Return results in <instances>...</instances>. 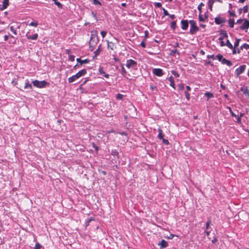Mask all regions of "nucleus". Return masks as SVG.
I'll list each match as a JSON object with an SVG mask.
<instances>
[{
    "label": "nucleus",
    "instance_id": "1",
    "mask_svg": "<svg viewBox=\"0 0 249 249\" xmlns=\"http://www.w3.org/2000/svg\"><path fill=\"white\" fill-rule=\"evenodd\" d=\"M87 73V71L85 69H83L80 71L78 72H77L76 74L70 77L68 79V81L69 83H72L75 81L77 79L80 78L82 76L84 75Z\"/></svg>",
    "mask_w": 249,
    "mask_h": 249
},
{
    "label": "nucleus",
    "instance_id": "2",
    "mask_svg": "<svg viewBox=\"0 0 249 249\" xmlns=\"http://www.w3.org/2000/svg\"><path fill=\"white\" fill-rule=\"evenodd\" d=\"M33 84L35 87H36L39 88H44L46 86H47L49 84L45 80L39 81L37 80L33 81Z\"/></svg>",
    "mask_w": 249,
    "mask_h": 249
},
{
    "label": "nucleus",
    "instance_id": "3",
    "mask_svg": "<svg viewBox=\"0 0 249 249\" xmlns=\"http://www.w3.org/2000/svg\"><path fill=\"white\" fill-rule=\"evenodd\" d=\"M189 23L190 24V34L193 35L196 32L198 31V27L196 25V21L194 20H190Z\"/></svg>",
    "mask_w": 249,
    "mask_h": 249
},
{
    "label": "nucleus",
    "instance_id": "4",
    "mask_svg": "<svg viewBox=\"0 0 249 249\" xmlns=\"http://www.w3.org/2000/svg\"><path fill=\"white\" fill-rule=\"evenodd\" d=\"M90 41L91 42L94 41L95 43L98 41V32L97 31L94 30L91 31Z\"/></svg>",
    "mask_w": 249,
    "mask_h": 249
},
{
    "label": "nucleus",
    "instance_id": "5",
    "mask_svg": "<svg viewBox=\"0 0 249 249\" xmlns=\"http://www.w3.org/2000/svg\"><path fill=\"white\" fill-rule=\"evenodd\" d=\"M126 66L128 69L135 68L137 66V62L132 59H128L126 61Z\"/></svg>",
    "mask_w": 249,
    "mask_h": 249
},
{
    "label": "nucleus",
    "instance_id": "6",
    "mask_svg": "<svg viewBox=\"0 0 249 249\" xmlns=\"http://www.w3.org/2000/svg\"><path fill=\"white\" fill-rule=\"evenodd\" d=\"M246 69V65H241L239 68H237L235 70V74L237 76L244 72Z\"/></svg>",
    "mask_w": 249,
    "mask_h": 249
},
{
    "label": "nucleus",
    "instance_id": "7",
    "mask_svg": "<svg viewBox=\"0 0 249 249\" xmlns=\"http://www.w3.org/2000/svg\"><path fill=\"white\" fill-rule=\"evenodd\" d=\"M240 28L245 30V32H247L248 29L249 28V21L247 19H244V22Z\"/></svg>",
    "mask_w": 249,
    "mask_h": 249
},
{
    "label": "nucleus",
    "instance_id": "8",
    "mask_svg": "<svg viewBox=\"0 0 249 249\" xmlns=\"http://www.w3.org/2000/svg\"><path fill=\"white\" fill-rule=\"evenodd\" d=\"M153 72L158 76H161L163 74L162 70L160 69H154L153 70Z\"/></svg>",
    "mask_w": 249,
    "mask_h": 249
},
{
    "label": "nucleus",
    "instance_id": "9",
    "mask_svg": "<svg viewBox=\"0 0 249 249\" xmlns=\"http://www.w3.org/2000/svg\"><path fill=\"white\" fill-rule=\"evenodd\" d=\"M9 5V0H3L2 4L0 5V10L1 11L5 9Z\"/></svg>",
    "mask_w": 249,
    "mask_h": 249
},
{
    "label": "nucleus",
    "instance_id": "10",
    "mask_svg": "<svg viewBox=\"0 0 249 249\" xmlns=\"http://www.w3.org/2000/svg\"><path fill=\"white\" fill-rule=\"evenodd\" d=\"M215 22L216 24H220L224 23L226 21L225 18H221L220 17H217L214 19Z\"/></svg>",
    "mask_w": 249,
    "mask_h": 249
},
{
    "label": "nucleus",
    "instance_id": "11",
    "mask_svg": "<svg viewBox=\"0 0 249 249\" xmlns=\"http://www.w3.org/2000/svg\"><path fill=\"white\" fill-rule=\"evenodd\" d=\"M181 28L183 30H186L188 27V22L187 20H182L181 21Z\"/></svg>",
    "mask_w": 249,
    "mask_h": 249
},
{
    "label": "nucleus",
    "instance_id": "12",
    "mask_svg": "<svg viewBox=\"0 0 249 249\" xmlns=\"http://www.w3.org/2000/svg\"><path fill=\"white\" fill-rule=\"evenodd\" d=\"M158 245L160 247V248H165L168 246V243L166 241L162 239L158 243Z\"/></svg>",
    "mask_w": 249,
    "mask_h": 249
},
{
    "label": "nucleus",
    "instance_id": "13",
    "mask_svg": "<svg viewBox=\"0 0 249 249\" xmlns=\"http://www.w3.org/2000/svg\"><path fill=\"white\" fill-rule=\"evenodd\" d=\"M26 36L28 39L36 40V39H37V38L38 37V34H35L33 36H30V35H29L28 33H27L26 34Z\"/></svg>",
    "mask_w": 249,
    "mask_h": 249
},
{
    "label": "nucleus",
    "instance_id": "14",
    "mask_svg": "<svg viewBox=\"0 0 249 249\" xmlns=\"http://www.w3.org/2000/svg\"><path fill=\"white\" fill-rule=\"evenodd\" d=\"M99 73L103 75L104 77H105L107 78H109V75L108 74H106L105 72L104 71L102 67H100L99 69Z\"/></svg>",
    "mask_w": 249,
    "mask_h": 249
},
{
    "label": "nucleus",
    "instance_id": "15",
    "mask_svg": "<svg viewBox=\"0 0 249 249\" xmlns=\"http://www.w3.org/2000/svg\"><path fill=\"white\" fill-rule=\"evenodd\" d=\"M221 63L223 64H226L227 66H231L232 65V63L230 61L226 59V58H224L223 60L221 62Z\"/></svg>",
    "mask_w": 249,
    "mask_h": 249
},
{
    "label": "nucleus",
    "instance_id": "16",
    "mask_svg": "<svg viewBox=\"0 0 249 249\" xmlns=\"http://www.w3.org/2000/svg\"><path fill=\"white\" fill-rule=\"evenodd\" d=\"M215 0H209L208 2V5L209 6V8L211 11H213V3H214Z\"/></svg>",
    "mask_w": 249,
    "mask_h": 249
},
{
    "label": "nucleus",
    "instance_id": "17",
    "mask_svg": "<svg viewBox=\"0 0 249 249\" xmlns=\"http://www.w3.org/2000/svg\"><path fill=\"white\" fill-rule=\"evenodd\" d=\"M168 80L169 81H170V85L173 87L174 89H175V82H174V78L172 76H170L169 77V78H168Z\"/></svg>",
    "mask_w": 249,
    "mask_h": 249
},
{
    "label": "nucleus",
    "instance_id": "18",
    "mask_svg": "<svg viewBox=\"0 0 249 249\" xmlns=\"http://www.w3.org/2000/svg\"><path fill=\"white\" fill-rule=\"evenodd\" d=\"M107 47L110 48L112 50H113L115 48V45L114 43L112 42L107 41Z\"/></svg>",
    "mask_w": 249,
    "mask_h": 249
},
{
    "label": "nucleus",
    "instance_id": "19",
    "mask_svg": "<svg viewBox=\"0 0 249 249\" xmlns=\"http://www.w3.org/2000/svg\"><path fill=\"white\" fill-rule=\"evenodd\" d=\"M76 60L78 63H80V65H82V64L84 63H88L89 62V60L88 59L82 60L80 59V58H77Z\"/></svg>",
    "mask_w": 249,
    "mask_h": 249
},
{
    "label": "nucleus",
    "instance_id": "20",
    "mask_svg": "<svg viewBox=\"0 0 249 249\" xmlns=\"http://www.w3.org/2000/svg\"><path fill=\"white\" fill-rule=\"evenodd\" d=\"M158 132H159V134L158 136V138L160 140L163 138L164 135H163L162 131L160 128H159L158 129Z\"/></svg>",
    "mask_w": 249,
    "mask_h": 249
},
{
    "label": "nucleus",
    "instance_id": "21",
    "mask_svg": "<svg viewBox=\"0 0 249 249\" xmlns=\"http://www.w3.org/2000/svg\"><path fill=\"white\" fill-rule=\"evenodd\" d=\"M28 88L32 89V85L31 84L29 83L28 81H26V82L25 83V86H24V89H27Z\"/></svg>",
    "mask_w": 249,
    "mask_h": 249
},
{
    "label": "nucleus",
    "instance_id": "22",
    "mask_svg": "<svg viewBox=\"0 0 249 249\" xmlns=\"http://www.w3.org/2000/svg\"><path fill=\"white\" fill-rule=\"evenodd\" d=\"M229 26L230 27L233 28V26H234V19L230 18L229 20Z\"/></svg>",
    "mask_w": 249,
    "mask_h": 249
},
{
    "label": "nucleus",
    "instance_id": "23",
    "mask_svg": "<svg viewBox=\"0 0 249 249\" xmlns=\"http://www.w3.org/2000/svg\"><path fill=\"white\" fill-rule=\"evenodd\" d=\"M121 73L123 76H125L126 73V71L125 70L124 65L121 64Z\"/></svg>",
    "mask_w": 249,
    "mask_h": 249
},
{
    "label": "nucleus",
    "instance_id": "24",
    "mask_svg": "<svg viewBox=\"0 0 249 249\" xmlns=\"http://www.w3.org/2000/svg\"><path fill=\"white\" fill-rule=\"evenodd\" d=\"M226 45L229 48L231 49H233V46L231 43L229 41V40H227V42L226 43Z\"/></svg>",
    "mask_w": 249,
    "mask_h": 249
},
{
    "label": "nucleus",
    "instance_id": "25",
    "mask_svg": "<svg viewBox=\"0 0 249 249\" xmlns=\"http://www.w3.org/2000/svg\"><path fill=\"white\" fill-rule=\"evenodd\" d=\"M241 90L243 91L244 94L249 95V91L247 88L245 89L242 88Z\"/></svg>",
    "mask_w": 249,
    "mask_h": 249
},
{
    "label": "nucleus",
    "instance_id": "26",
    "mask_svg": "<svg viewBox=\"0 0 249 249\" xmlns=\"http://www.w3.org/2000/svg\"><path fill=\"white\" fill-rule=\"evenodd\" d=\"M216 57L217 58V59L220 62H222L224 59L222 55L220 53L218 54Z\"/></svg>",
    "mask_w": 249,
    "mask_h": 249
},
{
    "label": "nucleus",
    "instance_id": "27",
    "mask_svg": "<svg viewBox=\"0 0 249 249\" xmlns=\"http://www.w3.org/2000/svg\"><path fill=\"white\" fill-rule=\"evenodd\" d=\"M10 30L13 33V34L15 35H16L17 34V31H16V29H15V28L14 27V26H11L10 27Z\"/></svg>",
    "mask_w": 249,
    "mask_h": 249
},
{
    "label": "nucleus",
    "instance_id": "28",
    "mask_svg": "<svg viewBox=\"0 0 249 249\" xmlns=\"http://www.w3.org/2000/svg\"><path fill=\"white\" fill-rule=\"evenodd\" d=\"M207 16H204V17H203L202 15L199 14V19L200 21H204L205 20V19L207 18Z\"/></svg>",
    "mask_w": 249,
    "mask_h": 249
},
{
    "label": "nucleus",
    "instance_id": "29",
    "mask_svg": "<svg viewBox=\"0 0 249 249\" xmlns=\"http://www.w3.org/2000/svg\"><path fill=\"white\" fill-rule=\"evenodd\" d=\"M205 96H206L208 99L210 98H212L213 97V93H210V92H206L205 93Z\"/></svg>",
    "mask_w": 249,
    "mask_h": 249
},
{
    "label": "nucleus",
    "instance_id": "30",
    "mask_svg": "<svg viewBox=\"0 0 249 249\" xmlns=\"http://www.w3.org/2000/svg\"><path fill=\"white\" fill-rule=\"evenodd\" d=\"M54 2V3L59 7V8H62V4L57 1L56 0H53Z\"/></svg>",
    "mask_w": 249,
    "mask_h": 249
},
{
    "label": "nucleus",
    "instance_id": "31",
    "mask_svg": "<svg viewBox=\"0 0 249 249\" xmlns=\"http://www.w3.org/2000/svg\"><path fill=\"white\" fill-rule=\"evenodd\" d=\"M240 40H241L240 39L237 38L236 39V41L235 42V43L234 44V48H236V47H237L239 46V42H240Z\"/></svg>",
    "mask_w": 249,
    "mask_h": 249
},
{
    "label": "nucleus",
    "instance_id": "32",
    "mask_svg": "<svg viewBox=\"0 0 249 249\" xmlns=\"http://www.w3.org/2000/svg\"><path fill=\"white\" fill-rule=\"evenodd\" d=\"M240 50H241L240 48L238 49L237 50L235 49V48H234V49L233 48L232 53L233 54H236V53H240Z\"/></svg>",
    "mask_w": 249,
    "mask_h": 249
},
{
    "label": "nucleus",
    "instance_id": "33",
    "mask_svg": "<svg viewBox=\"0 0 249 249\" xmlns=\"http://www.w3.org/2000/svg\"><path fill=\"white\" fill-rule=\"evenodd\" d=\"M241 50H242L243 48H245L246 49H248L249 48V45L247 44H244L240 47Z\"/></svg>",
    "mask_w": 249,
    "mask_h": 249
},
{
    "label": "nucleus",
    "instance_id": "34",
    "mask_svg": "<svg viewBox=\"0 0 249 249\" xmlns=\"http://www.w3.org/2000/svg\"><path fill=\"white\" fill-rule=\"evenodd\" d=\"M176 27V22L175 21H173L171 23V27L175 30V28Z\"/></svg>",
    "mask_w": 249,
    "mask_h": 249
},
{
    "label": "nucleus",
    "instance_id": "35",
    "mask_svg": "<svg viewBox=\"0 0 249 249\" xmlns=\"http://www.w3.org/2000/svg\"><path fill=\"white\" fill-rule=\"evenodd\" d=\"M204 5V3L202 2H201L199 5L198 6L197 9L199 11L200 13L201 12V8L202 6Z\"/></svg>",
    "mask_w": 249,
    "mask_h": 249
},
{
    "label": "nucleus",
    "instance_id": "36",
    "mask_svg": "<svg viewBox=\"0 0 249 249\" xmlns=\"http://www.w3.org/2000/svg\"><path fill=\"white\" fill-rule=\"evenodd\" d=\"M161 140H162V142L163 143H164L165 144L168 145L169 144V142L167 140H166V139H164V138H163Z\"/></svg>",
    "mask_w": 249,
    "mask_h": 249
},
{
    "label": "nucleus",
    "instance_id": "37",
    "mask_svg": "<svg viewBox=\"0 0 249 249\" xmlns=\"http://www.w3.org/2000/svg\"><path fill=\"white\" fill-rule=\"evenodd\" d=\"M223 39V37H220L219 38V40H221L220 41V45L221 46H226V44L224 42V41L222 40Z\"/></svg>",
    "mask_w": 249,
    "mask_h": 249
},
{
    "label": "nucleus",
    "instance_id": "38",
    "mask_svg": "<svg viewBox=\"0 0 249 249\" xmlns=\"http://www.w3.org/2000/svg\"><path fill=\"white\" fill-rule=\"evenodd\" d=\"M175 53H178V54H179V52L177 49H174L171 51V54H174Z\"/></svg>",
    "mask_w": 249,
    "mask_h": 249
},
{
    "label": "nucleus",
    "instance_id": "39",
    "mask_svg": "<svg viewBox=\"0 0 249 249\" xmlns=\"http://www.w3.org/2000/svg\"><path fill=\"white\" fill-rule=\"evenodd\" d=\"M93 0V3L94 4H95V5L99 4L100 5H101V2L99 0Z\"/></svg>",
    "mask_w": 249,
    "mask_h": 249
},
{
    "label": "nucleus",
    "instance_id": "40",
    "mask_svg": "<svg viewBox=\"0 0 249 249\" xmlns=\"http://www.w3.org/2000/svg\"><path fill=\"white\" fill-rule=\"evenodd\" d=\"M185 96H186V98L187 99V100H190V94L188 93V91H185Z\"/></svg>",
    "mask_w": 249,
    "mask_h": 249
},
{
    "label": "nucleus",
    "instance_id": "41",
    "mask_svg": "<svg viewBox=\"0 0 249 249\" xmlns=\"http://www.w3.org/2000/svg\"><path fill=\"white\" fill-rule=\"evenodd\" d=\"M29 25L32 26L36 27L38 25V23L36 22H32L30 23Z\"/></svg>",
    "mask_w": 249,
    "mask_h": 249
},
{
    "label": "nucleus",
    "instance_id": "42",
    "mask_svg": "<svg viewBox=\"0 0 249 249\" xmlns=\"http://www.w3.org/2000/svg\"><path fill=\"white\" fill-rule=\"evenodd\" d=\"M41 248V245L39 243H37L35 245L34 249H40Z\"/></svg>",
    "mask_w": 249,
    "mask_h": 249
},
{
    "label": "nucleus",
    "instance_id": "43",
    "mask_svg": "<svg viewBox=\"0 0 249 249\" xmlns=\"http://www.w3.org/2000/svg\"><path fill=\"white\" fill-rule=\"evenodd\" d=\"M123 97V95L122 94H120V93H118L117 95V99H118V100L122 99Z\"/></svg>",
    "mask_w": 249,
    "mask_h": 249
},
{
    "label": "nucleus",
    "instance_id": "44",
    "mask_svg": "<svg viewBox=\"0 0 249 249\" xmlns=\"http://www.w3.org/2000/svg\"><path fill=\"white\" fill-rule=\"evenodd\" d=\"M9 38H10V43H15V41H12V39L14 38V36H9Z\"/></svg>",
    "mask_w": 249,
    "mask_h": 249
},
{
    "label": "nucleus",
    "instance_id": "45",
    "mask_svg": "<svg viewBox=\"0 0 249 249\" xmlns=\"http://www.w3.org/2000/svg\"><path fill=\"white\" fill-rule=\"evenodd\" d=\"M243 10L244 13H247L248 11V6L246 5L243 7Z\"/></svg>",
    "mask_w": 249,
    "mask_h": 249
},
{
    "label": "nucleus",
    "instance_id": "46",
    "mask_svg": "<svg viewBox=\"0 0 249 249\" xmlns=\"http://www.w3.org/2000/svg\"><path fill=\"white\" fill-rule=\"evenodd\" d=\"M229 110H230V112L231 114V115L233 117H236V115L231 110V109L230 108V107H229Z\"/></svg>",
    "mask_w": 249,
    "mask_h": 249
},
{
    "label": "nucleus",
    "instance_id": "47",
    "mask_svg": "<svg viewBox=\"0 0 249 249\" xmlns=\"http://www.w3.org/2000/svg\"><path fill=\"white\" fill-rule=\"evenodd\" d=\"M101 34L103 38H104L107 34V32L102 31L101 32Z\"/></svg>",
    "mask_w": 249,
    "mask_h": 249
},
{
    "label": "nucleus",
    "instance_id": "48",
    "mask_svg": "<svg viewBox=\"0 0 249 249\" xmlns=\"http://www.w3.org/2000/svg\"><path fill=\"white\" fill-rule=\"evenodd\" d=\"M172 73L176 77H179V74L175 71H173Z\"/></svg>",
    "mask_w": 249,
    "mask_h": 249
},
{
    "label": "nucleus",
    "instance_id": "49",
    "mask_svg": "<svg viewBox=\"0 0 249 249\" xmlns=\"http://www.w3.org/2000/svg\"><path fill=\"white\" fill-rule=\"evenodd\" d=\"M163 14L165 16H168L170 15V14L168 13V11L165 10L164 8H163Z\"/></svg>",
    "mask_w": 249,
    "mask_h": 249
},
{
    "label": "nucleus",
    "instance_id": "50",
    "mask_svg": "<svg viewBox=\"0 0 249 249\" xmlns=\"http://www.w3.org/2000/svg\"><path fill=\"white\" fill-rule=\"evenodd\" d=\"M245 19H239L237 20L236 23L237 24H241L243 22H244Z\"/></svg>",
    "mask_w": 249,
    "mask_h": 249
},
{
    "label": "nucleus",
    "instance_id": "51",
    "mask_svg": "<svg viewBox=\"0 0 249 249\" xmlns=\"http://www.w3.org/2000/svg\"><path fill=\"white\" fill-rule=\"evenodd\" d=\"M155 6L157 7H161V4L160 2H156L155 3Z\"/></svg>",
    "mask_w": 249,
    "mask_h": 249
},
{
    "label": "nucleus",
    "instance_id": "52",
    "mask_svg": "<svg viewBox=\"0 0 249 249\" xmlns=\"http://www.w3.org/2000/svg\"><path fill=\"white\" fill-rule=\"evenodd\" d=\"M74 55H70L69 56V59L71 61H73L74 60Z\"/></svg>",
    "mask_w": 249,
    "mask_h": 249
},
{
    "label": "nucleus",
    "instance_id": "53",
    "mask_svg": "<svg viewBox=\"0 0 249 249\" xmlns=\"http://www.w3.org/2000/svg\"><path fill=\"white\" fill-rule=\"evenodd\" d=\"M184 89V85L183 84H179L178 85V89L179 90H183Z\"/></svg>",
    "mask_w": 249,
    "mask_h": 249
},
{
    "label": "nucleus",
    "instance_id": "54",
    "mask_svg": "<svg viewBox=\"0 0 249 249\" xmlns=\"http://www.w3.org/2000/svg\"><path fill=\"white\" fill-rule=\"evenodd\" d=\"M211 223V221L210 220H209L207 223H206V229H208L209 227V226H210V224Z\"/></svg>",
    "mask_w": 249,
    "mask_h": 249
},
{
    "label": "nucleus",
    "instance_id": "55",
    "mask_svg": "<svg viewBox=\"0 0 249 249\" xmlns=\"http://www.w3.org/2000/svg\"><path fill=\"white\" fill-rule=\"evenodd\" d=\"M208 58H212L213 59H214V57L213 55H207Z\"/></svg>",
    "mask_w": 249,
    "mask_h": 249
},
{
    "label": "nucleus",
    "instance_id": "56",
    "mask_svg": "<svg viewBox=\"0 0 249 249\" xmlns=\"http://www.w3.org/2000/svg\"><path fill=\"white\" fill-rule=\"evenodd\" d=\"M93 147L95 148L96 151L98 150V147L94 143H92Z\"/></svg>",
    "mask_w": 249,
    "mask_h": 249
},
{
    "label": "nucleus",
    "instance_id": "57",
    "mask_svg": "<svg viewBox=\"0 0 249 249\" xmlns=\"http://www.w3.org/2000/svg\"><path fill=\"white\" fill-rule=\"evenodd\" d=\"M100 52V48H98V49L94 53L96 55H97Z\"/></svg>",
    "mask_w": 249,
    "mask_h": 249
},
{
    "label": "nucleus",
    "instance_id": "58",
    "mask_svg": "<svg viewBox=\"0 0 249 249\" xmlns=\"http://www.w3.org/2000/svg\"><path fill=\"white\" fill-rule=\"evenodd\" d=\"M90 222V221L89 219L86 221V223H85V226L86 227L89 225V224Z\"/></svg>",
    "mask_w": 249,
    "mask_h": 249
},
{
    "label": "nucleus",
    "instance_id": "59",
    "mask_svg": "<svg viewBox=\"0 0 249 249\" xmlns=\"http://www.w3.org/2000/svg\"><path fill=\"white\" fill-rule=\"evenodd\" d=\"M4 38L5 41H7L9 38V35H5L4 36Z\"/></svg>",
    "mask_w": 249,
    "mask_h": 249
},
{
    "label": "nucleus",
    "instance_id": "60",
    "mask_svg": "<svg viewBox=\"0 0 249 249\" xmlns=\"http://www.w3.org/2000/svg\"><path fill=\"white\" fill-rule=\"evenodd\" d=\"M174 236V235L173 234H170L169 236L167 237L168 239H172Z\"/></svg>",
    "mask_w": 249,
    "mask_h": 249
},
{
    "label": "nucleus",
    "instance_id": "61",
    "mask_svg": "<svg viewBox=\"0 0 249 249\" xmlns=\"http://www.w3.org/2000/svg\"><path fill=\"white\" fill-rule=\"evenodd\" d=\"M141 45L143 48H145V43L144 42V41H142V42L141 43Z\"/></svg>",
    "mask_w": 249,
    "mask_h": 249
},
{
    "label": "nucleus",
    "instance_id": "62",
    "mask_svg": "<svg viewBox=\"0 0 249 249\" xmlns=\"http://www.w3.org/2000/svg\"><path fill=\"white\" fill-rule=\"evenodd\" d=\"M237 122L238 123H241V118L238 117L237 119Z\"/></svg>",
    "mask_w": 249,
    "mask_h": 249
},
{
    "label": "nucleus",
    "instance_id": "63",
    "mask_svg": "<svg viewBox=\"0 0 249 249\" xmlns=\"http://www.w3.org/2000/svg\"><path fill=\"white\" fill-rule=\"evenodd\" d=\"M223 38V37H228V35L226 33H225L224 34H223V36H222Z\"/></svg>",
    "mask_w": 249,
    "mask_h": 249
},
{
    "label": "nucleus",
    "instance_id": "64",
    "mask_svg": "<svg viewBox=\"0 0 249 249\" xmlns=\"http://www.w3.org/2000/svg\"><path fill=\"white\" fill-rule=\"evenodd\" d=\"M170 18H171L172 19H174L175 18V16L174 15H168Z\"/></svg>",
    "mask_w": 249,
    "mask_h": 249
}]
</instances>
